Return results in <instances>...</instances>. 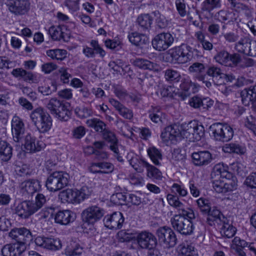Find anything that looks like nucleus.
Returning <instances> with one entry per match:
<instances>
[{"mask_svg": "<svg viewBox=\"0 0 256 256\" xmlns=\"http://www.w3.org/2000/svg\"><path fill=\"white\" fill-rule=\"evenodd\" d=\"M86 124L88 127L93 128L98 132L102 133L106 129V124L97 118L88 119L86 120Z\"/></svg>", "mask_w": 256, "mask_h": 256, "instance_id": "obj_42", "label": "nucleus"}, {"mask_svg": "<svg viewBox=\"0 0 256 256\" xmlns=\"http://www.w3.org/2000/svg\"><path fill=\"white\" fill-rule=\"evenodd\" d=\"M114 166L110 162H102L92 164L90 170L92 173L110 174L114 170Z\"/></svg>", "mask_w": 256, "mask_h": 256, "instance_id": "obj_33", "label": "nucleus"}, {"mask_svg": "<svg viewBox=\"0 0 256 256\" xmlns=\"http://www.w3.org/2000/svg\"><path fill=\"white\" fill-rule=\"evenodd\" d=\"M147 152L154 164L157 166L160 164V161L162 160V154L158 149L154 146H152L147 150Z\"/></svg>", "mask_w": 256, "mask_h": 256, "instance_id": "obj_49", "label": "nucleus"}, {"mask_svg": "<svg viewBox=\"0 0 256 256\" xmlns=\"http://www.w3.org/2000/svg\"><path fill=\"white\" fill-rule=\"evenodd\" d=\"M212 188L218 193H226L231 192L237 188V184L235 182L226 180H224V178L220 177H212Z\"/></svg>", "mask_w": 256, "mask_h": 256, "instance_id": "obj_14", "label": "nucleus"}, {"mask_svg": "<svg viewBox=\"0 0 256 256\" xmlns=\"http://www.w3.org/2000/svg\"><path fill=\"white\" fill-rule=\"evenodd\" d=\"M179 254L181 256H195L194 248L192 245L182 244L180 246Z\"/></svg>", "mask_w": 256, "mask_h": 256, "instance_id": "obj_60", "label": "nucleus"}, {"mask_svg": "<svg viewBox=\"0 0 256 256\" xmlns=\"http://www.w3.org/2000/svg\"><path fill=\"white\" fill-rule=\"evenodd\" d=\"M181 135V131L176 124L166 126L162 132L161 137L166 142L175 141L177 136Z\"/></svg>", "mask_w": 256, "mask_h": 256, "instance_id": "obj_32", "label": "nucleus"}, {"mask_svg": "<svg viewBox=\"0 0 256 256\" xmlns=\"http://www.w3.org/2000/svg\"><path fill=\"white\" fill-rule=\"evenodd\" d=\"M83 252V248L80 244L73 242L66 247L64 254L67 256H80Z\"/></svg>", "mask_w": 256, "mask_h": 256, "instance_id": "obj_44", "label": "nucleus"}, {"mask_svg": "<svg viewBox=\"0 0 256 256\" xmlns=\"http://www.w3.org/2000/svg\"><path fill=\"white\" fill-rule=\"evenodd\" d=\"M80 0H64V5L70 12L74 14L80 10Z\"/></svg>", "mask_w": 256, "mask_h": 256, "instance_id": "obj_58", "label": "nucleus"}, {"mask_svg": "<svg viewBox=\"0 0 256 256\" xmlns=\"http://www.w3.org/2000/svg\"><path fill=\"white\" fill-rule=\"evenodd\" d=\"M49 115L43 108L38 107L31 112L30 116L34 125L36 126Z\"/></svg>", "mask_w": 256, "mask_h": 256, "instance_id": "obj_37", "label": "nucleus"}, {"mask_svg": "<svg viewBox=\"0 0 256 256\" xmlns=\"http://www.w3.org/2000/svg\"><path fill=\"white\" fill-rule=\"evenodd\" d=\"M30 202L36 212H37L46 202V196L42 193H38L34 198V200H30Z\"/></svg>", "mask_w": 256, "mask_h": 256, "instance_id": "obj_50", "label": "nucleus"}, {"mask_svg": "<svg viewBox=\"0 0 256 256\" xmlns=\"http://www.w3.org/2000/svg\"><path fill=\"white\" fill-rule=\"evenodd\" d=\"M138 246L142 249L152 250L157 245L156 236L148 231H142L138 234L136 237Z\"/></svg>", "mask_w": 256, "mask_h": 256, "instance_id": "obj_12", "label": "nucleus"}, {"mask_svg": "<svg viewBox=\"0 0 256 256\" xmlns=\"http://www.w3.org/2000/svg\"><path fill=\"white\" fill-rule=\"evenodd\" d=\"M149 118L154 123L162 122L163 112L158 106H152L148 111Z\"/></svg>", "mask_w": 256, "mask_h": 256, "instance_id": "obj_41", "label": "nucleus"}, {"mask_svg": "<svg viewBox=\"0 0 256 256\" xmlns=\"http://www.w3.org/2000/svg\"><path fill=\"white\" fill-rule=\"evenodd\" d=\"M206 74L212 78V81L216 85L222 84L224 73L221 68L217 66L212 65L208 66L206 71Z\"/></svg>", "mask_w": 256, "mask_h": 256, "instance_id": "obj_36", "label": "nucleus"}, {"mask_svg": "<svg viewBox=\"0 0 256 256\" xmlns=\"http://www.w3.org/2000/svg\"><path fill=\"white\" fill-rule=\"evenodd\" d=\"M244 184L251 189L256 188V172H252L246 178Z\"/></svg>", "mask_w": 256, "mask_h": 256, "instance_id": "obj_64", "label": "nucleus"}, {"mask_svg": "<svg viewBox=\"0 0 256 256\" xmlns=\"http://www.w3.org/2000/svg\"><path fill=\"white\" fill-rule=\"evenodd\" d=\"M192 220L186 216L174 215L171 218L170 222L174 230L182 235L188 236L193 233L194 229Z\"/></svg>", "mask_w": 256, "mask_h": 256, "instance_id": "obj_6", "label": "nucleus"}, {"mask_svg": "<svg viewBox=\"0 0 256 256\" xmlns=\"http://www.w3.org/2000/svg\"><path fill=\"white\" fill-rule=\"evenodd\" d=\"M223 150L226 152L235 153L238 154H244L246 152L245 146L235 143L226 144L223 147Z\"/></svg>", "mask_w": 256, "mask_h": 256, "instance_id": "obj_43", "label": "nucleus"}, {"mask_svg": "<svg viewBox=\"0 0 256 256\" xmlns=\"http://www.w3.org/2000/svg\"><path fill=\"white\" fill-rule=\"evenodd\" d=\"M6 5L8 11L16 16L26 14L30 8L28 0H6Z\"/></svg>", "mask_w": 256, "mask_h": 256, "instance_id": "obj_11", "label": "nucleus"}, {"mask_svg": "<svg viewBox=\"0 0 256 256\" xmlns=\"http://www.w3.org/2000/svg\"><path fill=\"white\" fill-rule=\"evenodd\" d=\"M157 235L160 242L164 243L168 248L174 247L177 239L174 232L170 228L164 226L157 230Z\"/></svg>", "mask_w": 256, "mask_h": 256, "instance_id": "obj_15", "label": "nucleus"}, {"mask_svg": "<svg viewBox=\"0 0 256 256\" xmlns=\"http://www.w3.org/2000/svg\"><path fill=\"white\" fill-rule=\"evenodd\" d=\"M69 106L68 103L64 102L54 98L49 100L46 107L56 118L62 121H67L71 114Z\"/></svg>", "mask_w": 256, "mask_h": 256, "instance_id": "obj_3", "label": "nucleus"}, {"mask_svg": "<svg viewBox=\"0 0 256 256\" xmlns=\"http://www.w3.org/2000/svg\"><path fill=\"white\" fill-rule=\"evenodd\" d=\"M222 6L221 0H204L200 5L202 12L210 13L214 9L220 8Z\"/></svg>", "mask_w": 256, "mask_h": 256, "instance_id": "obj_39", "label": "nucleus"}, {"mask_svg": "<svg viewBox=\"0 0 256 256\" xmlns=\"http://www.w3.org/2000/svg\"><path fill=\"white\" fill-rule=\"evenodd\" d=\"M186 158V153L180 148L174 149L172 152L171 160L174 164H182Z\"/></svg>", "mask_w": 256, "mask_h": 256, "instance_id": "obj_53", "label": "nucleus"}, {"mask_svg": "<svg viewBox=\"0 0 256 256\" xmlns=\"http://www.w3.org/2000/svg\"><path fill=\"white\" fill-rule=\"evenodd\" d=\"M256 96V86L252 88L244 89L241 92L242 101L244 104H248L250 102H254Z\"/></svg>", "mask_w": 256, "mask_h": 256, "instance_id": "obj_47", "label": "nucleus"}, {"mask_svg": "<svg viewBox=\"0 0 256 256\" xmlns=\"http://www.w3.org/2000/svg\"><path fill=\"white\" fill-rule=\"evenodd\" d=\"M174 42V38L170 32H162L157 34L152 40V45L158 51H164L170 47Z\"/></svg>", "mask_w": 256, "mask_h": 256, "instance_id": "obj_13", "label": "nucleus"}, {"mask_svg": "<svg viewBox=\"0 0 256 256\" xmlns=\"http://www.w3.org/2000/svg\"><path fill=\"white\" fill-rule=\"evenodd\" d=\"M34 242L37 246L52 250H58L62 246L59 239L52 237L38 236L35 238Z\"/></svg>", "mask_w": 256, "mask_h": 256, "instance_id": "obj_18", "label": "nucleus"}, {"mask_svg": "<svg viewBox=\"0 0 256 256\" xmlns=\"http://www.w3.org/2000/svg\"><path fill=\"white\" fill-rule=\"evenodd\" d=\"M91 47L86 46H83L82 53L87 58H94L96 54H99L100 56L104 58L106 54L104 50L96 40H92L90 42Z\"/></svg>", "mask_w": 256, "mask_h": 256, "instance_id": "obj_25", "label": "nucleus"}, {"mask_svg": "<svg viewBox=\"0 0 256 256\" xmlns=\"http://www.w3.org/2000/svg\"><path fill=\"white\" fill-rule=\"evenodd\" d=\"M8 236L20 246L26 250V244L32 240V236L30 230L25 227L14 228L12 229Z\"/></svg>", "mask_w": 256, "mask_h": 256, "instance_id": "obj_10", "label": "nucleus"}, {"mask_svg": "<svg viewBox=\"0 0 256 256\" xmlns=\"http://www.w3.org/2000/svg\"><path fill=\"white\" fill-rule=\"evenodd\" d=\"M220 226V233L223 236L232 238L236 234V228L232 224V222L226 217H223L222 222L218 224Z\"/></svg>", "mask_w": 256, "mask_h": 256, "instance_id": "obj_34", "label": "nucleus"}, {"mask_svg": "<svg viewBox=\"0 0 256 256\" xmlns=\"http://www.w3.org/2000/svg\"><path fill=\"white\" fill-rule=\"evenodd\" d=\"M205 66L204 64L201 62H196L193 63L188 68V71L190 73L194 74L196 78L200 75H203L205 70Z\"/></svg>", "mask_w": 256, "mask_h": 256, "instance_id": "obj_56", "label": "nucleus"}, {"mask_svg": "<svg viewBox=\"0 0 256 256\" xmlns=\"http://www.w3.org/2000/svg\"><path fill=\"white\" fill-rule=\"evenodd\" d=\"M76 114L80 118H87L92 116V108L86 106L76 107L74 110Z\"/></svg>", "mask_w": 256, "mask_h": 256, "instance_id": "obj_57", "label": "nucleus"}, {"mask_svg": "<svg viewBox=\"0 0 256 256\" xmlns=\"http://www.w3.org/2000/svg\"><path fill=\"white\" fill-rule=\"evenodd\" d=\"M124 220L122 214L116 212L106 215L104 218V226L110 229H119L122 227Z\"/></svg>", "mask_w": 256, "mask_h": 256, "instance_id": "obj_21", "label": "nucleus"}, {"mask_svg": "<svg viewBox=\"0 0 256 256\" xmlns=\"http://www.w3.org/2000/svg\"><path fill=\"white\" fill-rule=\"evenodd\" d=\"M192 158L193 164L199 166H207L213 160L212 154L208 150L194 152L192 154Z\"/></svg>", "mask_w": 256, "mask_h": 256, "instance_id": "obj_22", "label": "nucleus"}, {"mask_svg": "<svg viewBox=\"0 0 256 256\" xmlns=\"http://www.w3.org/2000/svg\"><path fill=\"white\" fill-rule=\"evenodd\" d=\"M126 158L129 162L130 164L138 172H142L144 168L148 167L149 163L144 159L140 158L138 156L133 152H128Z\"/></svg>", "mask_w": 256, "mask_h": 256, "instance_id": "obj_26", "label": "nucleus"}, {"mask_svg": "<svg viewBox=\"0 0 256 256\" xmlns=\"http://www.w3.org/2000/svg\"><path fill=\"white\" fill-rule=\"evenodd\" d=\"M127 200L128 195L122 192L114 194L110 197L111 201L117 205L127 204Z\"/></svg>", "mask_w": 256, "mask_h": 256, "instance_id": "obj_59", "label": "nucleus"}, {"mask_svg": "<svg viewBox=\"0 0 256 256\" xmlns=\"http://www.w3.org/2000/svg\"><path fill=\"white\" fill-rule=\"evenodd\" d=\"M210 131L216 140L222 142H226L232 140L234 134L231 126L220 122L212 124L210 127Z\"/></svg>", "mask_w": 256, "mask_h": 256, "instance_id": "obj_5", "label": "nucleus"}, {"mask_svg": "<svg viewBox=\"0 0 256 256\" xmlns=\"http://www.w3.org/2000/svg\"><path fill=\"white\" fill-rule=\"evenodd\" d=\"M48 33L52 40L68 42L70 37V30L64 25L52 26L50 28Z\"/></svg>", "mask_w": 256, "mask_h": 256, "instance_id": "obj_20", "label": "nucleus"}, {"mask_svg": "<svg viewBox=\"0 0 256 256\" xmlns=\"http://www.w3.org/2000/svg\"><path fill=\"white\" fill-rule=\"evenodd\" d=\"M25 251V248L22 246H20L16 243L7 244L1 248L2 256H20Z\"/></svg>", "mask_w": 256, "mask_h": 256, "instance_id": "obj_30", "label": "nucleus"}, {"mask_svg": "<svg viewBox=\"0 0 256 256\" xmlns=\"http://www.w3.org/2000/svg\"><path fill=\"white\" fill-rule=\"evenodd\" d=\"M230 169L236 174L240 176L245 174L246 168L242 163L239 162H234L230 165Z\"/></svg>", "mask_w": 256, "mask_h": 256, "instance_id": "obj_62", "label": "nucleus"}, {"mask_svg": "<svg viewBox=\"0 0 256 256\" xmlns=\"http://www.w3.org/2000/svg\"><path fill=\"white\" fill-rule=\"evenodd\" d=\"M108 102L122 118L129 120L133 118L132 110L126 107L120 102L113 98H110Z\"/></svg>", "mask_w": 256, "mask_h": 256, "instance_id": "obj_29", "label": "nucleus"}, {"mask_svg": "<svg viewBox=\"0 0 256 256\" xmlns=\"http://www.w3.org/2000/svg\"><path fill=\"white\" fill-rule=\"evenodd\" d=\"M52 120L50 114L44 118L38 126H36V128L40 133H46L48 132L52 126Z\"/></svg>", "mask_w": 256, "mask_h": 256, "instance_id": "obj_51", "label": "nucleus"}, {"mask_svg": "<svg viewBox=\"0 0 256 256\" xmlns=\"http://www.w3.org/2000/svg\"><path fill=\"white\" fill-rule=\"evenodd\" d=\"M102 138L106 142L110 144V148L114 153V156L120 162H123L124 160L121 154L120 153L118 148V140L115 134L108 129H106L102 133Z\"/></svg>", "mask_w": 256, "mask_h": 256, "instance_id": "obj_19", "label": "nucleus"}, {"mask_svg": "<svg viewBox=\"0 0 256 256\" xmlns=\"http://www.w3.org/2000/svg\"><path fill=\"white\" fill-rule=\"evenodd\" d=\"M204 128L196 122H191L184 126L181 136L189 141H198L204 135Z\"/></svg>", "mask_w": 256, "mask_h": 256, "instance_id": "obj_8", "label": "nucleus"}, {"mask_svg": "<svg viewBox=\"0 0 256 256\" xmlns=\"http://www.w3.org/2000/svg\"><path fill=\"white\" fill-rule=\"evenodd\" d=\"M92 190L87 186H84L80 190L68 188L61 192L59 196L61 199L70 204H80L91 194Z\"/></svg>", "mask_w": 256, "mask_h": 256, "instance_id": "obj_2", "label": "nucleus"}, {"mask_svg": "<svg viewBox=\"0 0 256 256\" xmlns=\"http://www.w3.org/2000/svg\"><path fill=\"white\" fill-rule=\"evenodd\" d=\"M69 179L70 176L66 172L56 171L48 176L46 186L50 192H57L68 185Z\"/></svg>", "mask_w": 256, "mask_h": 256, "instance_id": "obj_4", "label": "nucleus"}, {"mask_svg": "<svg viewBox=\"0 0 256 256\" xmlns=\"http://www.w3.org/2000/svg\"><path fill=\"white\" fill-rule=\"evenodd\" d=\"M42 186L39 180L29 179L21 182L20 185V192L26 197L32 196L34 194L41 190Z\"/></svg>", "mask_w": 256, "mask_h": 256, "instance_id": "obj_17", "label": "nucleus"}, {"mask_svg": "<svg viewBox=\"0 0 256 256\" xmlns=\"http://www.w3.org/2000/svg\"><path fill=\"white\" fill-rule=\"evenodd\" d=\"M146 176L151 179L160 180L162 173L158 168L149 164L146 168Z\"/></svg>", "mask_w": 256, "mask_h": 256, "instance_id": "obj_55", "label": "nucleus"}, {"mask_svg": "<svg viewBox=\"0 0 256 256\" xmlns=\"http://www.w3.org/2000/svg\"><path fill=\"white\" fill-rule=\"evenodd\" d=\"M76 214L71 210H60L56 213L54 220L56 223L62 225H68L76 219Z\"/></svg>", "mask_w": 256, "mask_h": 256, "instance_id": "obj_31", "label": "nucleus"}, {"mask_svg": "<svg viewBox=\"0 0 256 256\" xmlns=\"http://www.w3.org/2000/svg\"><path fill=\"white\" fill-rule=\"evenodd\" d=\"M24 144V148L30 152H39L45 147V144L42 141L37 140L30 134H28L26 136Z\"/></svg>", "mask_w": 256, "mask_h": 256, "instance_id": "obj_23", "label": "nucleus"}, {"mask_svg": "<svg viewBox=\"0 0 256 256\" xmlns=\"http://www.w3.org/2000/svg\"><path fill=\"white\" fill-rule=\"evenodd\" d=\"M216 62L224 66L228 67L236 66L242 62V58L238 53L230 54L226 50H222L214 56Z\"/></svg>", "mask_w": 256, "mask_h": 256, "instance_id": "obj_9", "label": "nucleus"}, {"mask_svg": "<svg viewBox=\"0 0 256 256\" xmlns=\"http://www.w3.org/2000/svg\"><path fill=\"white\" fill-rule=\"evenodd\" d=\"M250 42L248 36H244L236 43L234 48L238 52L246 54Z\"/></svg>", "mask_w": 256, "mask_h": 256, "instance_id": "obj_46", "label": "nucleus"}, {"mask_svg": "<svg viewBox=\"0 0 256 256\" xmlns=\"http://www.w3.org/2000/svg\"><path fill=\"white\" fill-rule=\"evenodd\" d=\"M46 54L48 57L53 60H62L67 56L68 52L63 49H52L46 50Z\"/></svg>", "mask_w": 256, "mask_h": 256, "instance_id": "obj_48", "label": "nucleus"}, {"mask_svg": "<svg viewBox=\"0 0 256 256\" xmlns=\"http://www.w3.org/2000/svg\"><path fill=\"white\" fill-rule=\"evenodd\" d=\"M244 125L256 136V119L253 116L250 115L246 116Z\"/></svg>", "mask_w": 256, "mask_h": 256, "instance_id": "obj_63", "label": "nucleus"}, {"mask_svg": "<svg viewBox=\"0 0 256 256\" xmlns=\"http://www.w3.org/2000/svg\"><path fill=\"white\" fill-rule=\"evenodd\" d=\"M164 78L167 81L170 82H178L180 79V74L177 70L168 68L164 72Z\"/></svg>", "mask_w": 256, "mask_h": 256, "instance_id": "obj_54", "label": "nucleus"}, {"mask_svg": "<svg viewBox=\"0 0 256 256\" xmlns=\"http://www.w3.org/2000/svg\"><path fill=\"white\" fill-rule=\"evenodd\" d=\"M5 145L4 148H3L0 151V160L2 161L7 162L12 157V148L6 142H5Z\"/></svg>", "mask_w": 256, "mask_h": 256, "instance_id": "obj_61", "label": "nucleus"}, {"mask_svg": "<svg viewBox=\"0 0 256 256\" xmlns=\"http://www.w3.org/2000/svg\"><path fill=\"white\" fill-rule=\"evenodd\" d=\"M152 18L149 14H142L138 16L137 22L142 30H148L151 26Z\"/></svg>", "mask_w": 256, "mask_h": 256, "instance_id": "obj_45", "label": "nucleus"}, {"mask_svg": "<svg viewBox=\"0 0 256 256\" xmlns=\"http://www.w3.org/2000/svg\"><path fill=\"white\" fill-rule=\"evenodd\" d=\"M132 64L135 66L144 70H150L158 72L159 66L156 63L152 62L148 60L138 58L132 62Z\"/></svg>", "mask_w": 256, "mask_h": 256, "instance_id": "obj_35", "label": "nucleus"}, {"mask_svg": "<svg viewBox=\"0 0 256 256\" xmlns=\"http://www.w3.org/2000/svg\"><path fill=\"white\" fill-rule=\"evenodd\" d=\"M12 74L16 78L22 79L28 82L38 83L39 81V78L36 74L22 68L14 69L12 72Z\"/></svg>", "mask_w": 256, "mask_h": 256, "instance_id": "obj_28", "label": "nucleus"}, {"mask_svg": "<svg viewBox=\"0 0 256 256\" xmlns=\"http://www.w3.org/2000/svg\"><path fill=\"white\" fill-rule=\"evenodd\" d=\"M156 26L160 28H164L168 26V21L159 11L156 10L152 12Z\"/></svg>", "mask_w": 256, "mask_h": 256, "instance_id": "obj_52", "label": "nucleus"}, {"mask_svg": "<svg viewBox=\"0 0 256 256\" xmlns=\"http://www.w3.org/2000/svg\"><path fill=\"white\" fill-rule=\"evenodd\" d=\"M167 200L168 204L178 210V214L177 215L186 216L190 219L195 218L196 216L194 210L186 207L178 196L169 194L167 196Z\"/></svg>", "mask_w": 256, "mask_h": 256, "instance_id": "obj_16", "label": "nucleus"}, {"mask_svg": "<svg viewBox=\"0 0 256 256\" xmlns=\"http://www.w3.org/2000/svg\"><path fill=\"white\" fill-rule=\"evenodd\" d=\"M208 217L206 218V222L210 226H213L215 223L219 224L222 222L223 217H224L221 214L220 212L215 207L210 208V211L208 212Z\"/></svg>", "mask_w": 256, "mask_h": 256, "instance_id": "obj_38", "label": "nucleus"}, {"mask_svg": "<svg viewBox=\"0 0 256 256\" xmlns=\"http://www.w3.org/2000/svg\"><path fill=\"white\" fill-rule=\"evenodd\" d=\"M14 210L15 213L22 219H26L36 212L30 200L18 204Z\"/></svg>", "mask_w": 256, "mask_h": 256, "instance_id": "obj_24", "label": "nucleus"}, {"mask_svg": "<svg viewBox=\"0 0 256 256\" xmlns=\"http://www.w3.org/2000/svg\"><path fill=\"white\" fill-rule=\"evenodd\" d=\"M104 214V208L92 205L83 210L81 214L82 220L84 224L93 226L102 218Z\"/></svg>", "mask_w": 256, "mask_h": 256, "instance_id": "obj_7", "label": "nucleus"}, {"mask_svg": "<svg viewBox=\"0 0 256 256\" xmlns=\"http://www.w3.org/2000/svg\"><path fill=\"white\" fill-rule=\"evenodd\" d=\"M128 38L132 44L137 46H142L148 42V38L145 35L136 32L130 34Z\"/></svg>", "mask_w": 256, "mask_h": 256, "instance_id": "obj_40", "label": "nucleus"}, {"mask_svg": "<svg viewBox=\"0 0 256 256\" xmlns=\"http://www.w3.org/2000/svg\"><path fill=\"white\" fill-rule=\"evenodd\" d=\"M194 50H196L186 44L175 46L168 51L172 58L171 62L174 64H186L192 60Z\"/></svg>", "mask_w": 256, "mask_h": 256, "instance_id": "obj_1", "label": "nucleus"}, {"mask_svg": "<svg viewBox=\"0 0 256 256\" xmlns=\"http://www.w3.org/2000/svg\"><path fill=\"white\" fill-rule=\"evenodd\" d=\"M12 132L13 139L16 142H19L24 132V124L18 116H14L12 120Z\"/></svg>", "mask_w": 256, "mask_h": 256, "instance_id": "obj_27", "label": "nucleus"}]
</instances>
